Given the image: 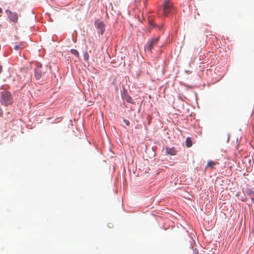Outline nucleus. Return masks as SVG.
I'll return each instance as SVG.
<instances>
[{
    "mask_svg": "<svg viewBox=\"0 0 254 254\" xmlns=\"http://www.w3.org/2000/svg\"><path fill=\"white\" fill-rule=\"evenodd\" d=\"M25 47H26L25 43H23V42H20V43L15 44L13 47V49L17 51L18 50H21Z\"/></svg>",
    "mask_w": 254,
    "mask_h": 254,
    "instance_id": "423d86ee",
    "label": "nucleus"
},
{
    "mask_svg": "<svg viewBox=\"0 0 254 254\" xmlns=\"http://www.w3.org/2000/svg\"><path fill=\"white\" fill-rule=\"evenodd\" d=\"M41 68L42 65L38 63L35 68V77L37 79H39L42 76L43 71Z\"/></svg>",
    "mask_w": 254,
    "mask_h": 254,
    "instance_id": "39448f33",
    "label": "nucleus"
},
{
    "mask_svg": "<svg viewBox=\"0 0 254 254\" xmlns=\"http://www.w3.org/2000/svg\"><path fill=\"white\" fill-rule=\"evenodd\" d=\"M127 101L129 102V103H131V101H132V98L131 97H128L127 99Z\"/></svg>",
    "mask_w": 254,
    "mask_h": 254,
    "instance_id": "2eb2a0df",
    "label": "nucleus"
},
{
    "mask_svg": "<svg viewBox=\"0 0 254 254\" xmlns=\"http://www.w3.org/2000/svg\"><path fill=\"white\" fill-rule=\"evenodd\" d=\"M70 52L73 55H74L75 56H76L77 57H79V54L78 51L76 50H75V49H71V50H70Z\"/></svg>",
    "mask_w": 254,
    "mask_h": 254,
    "instance_id": "9b49d317",
    "label": "nucleus"
},
{
    "mask_svg": "<svg viewBox=\"0 0 254 254\" xmlns=\"http://www.w3.org/2000/svg\"><path fill=\"white\" fill-rule=\"evenodd\" d=\"M123 121L127 126H129V125L130 123H129V121L128 120H126V119H124Z\"/></svg>",
    "mask_w": 254,
    "mask_h": 254,
    "instance_id": "4468645a",
    "label": "nucleus"
},
{
    "mask_svg": "<svg viewBox=\"0 0 254 254\" xmlns=\"http://www.w3.org/2000/svg\"><path fill=\"white\" fill-rule=\"evenodd\" d=\"M185 143L187 147H190L192 145V142L190 138L188 137L186 140Z\"/></svg>",
    "mask_w": 254,
    "mask_h": 254,
    "instance_id": "9d476101",
    "label": "nucleus"
},
{
    "mask_svg": "<svg viewBox=\"0 0 254 254\" xmlns=\"http://www.w3.org/2000/svg\"><path fill=\"white\" fill-rule=\"evenodd\" d=\"M83 57H84V60L86 61H88L89 60V55L88 54V53L87 52H85L83 54Z\"/></svg>",
    "mask_w": 254,
    "mask_h": 254,
    "instance_id": "ddd939ff",
    "label": "nucleus"
},
{
    "mask_svg": "<svg viewBox=\"0 0 254 254\" xmlns=\"http://www.w3.org/2000/svg\"><path fill=\"white\" fill-rule=\"evenodd\" d=\"M159 41V37H156L153 38L151 39V40L149 42L148 46L147 48H145V49H147L148 52L152 53V50L154 49V47L155 45H157Z\"/></svg>",
    "mask_w": 254,
    "mask_h": 254,
    "instance_id": "20e7f679",
    "label": "nucleus"
},
{
    "mask_svg": "<svg viewBox=\"0 0 254 254\" xmlns=\"http://www.w3.org/2000/svg\"><path fill=\"white\" fill-rule=\"evenodd\" d=\"M2 71V66L1 65H0V73H1Z\"/></svg>",
    "mask_w": 254,
    "mask_h": 254,
    "instance_id": "dca6fc26",
    "label": "nucleus"
},
{
    "mask_svg": "<svg viewBox=\"0 0 254 254\" xmlns=\"http://www.w3.org/2000/svg\"><path fill=\"white\" fill-rule=\"evenodd\" d=\"M2 9L0 7V13L2 12Z\"/></svg>",
    "mask_w": 254,
    "mask_h": 254,
    "instance_id": "a211bd4d",
    "label": "nucleus"
},
{
    "mask_svg": "<svg viewBox=\"0 0 254 254\" xmlns=\"http://www.w3.org/2000/svg\"><path fill=\"white\" fill-rule=\"evenodd\" d=\"M166 152L168 154H170L171 155H175L176 154V150L175 149V148H169V147H166Z\"/></svg>",
    "mask_w": 254,
    "mask_h": 254,
    "instance_id": "0eeeda50",
    "label": "nucleus"
},
{
    "mask_svg": "<svg viewBox=\"0 0 254 254\" xmlns=\"http://www.w3.org/2000/svg\"><path fill=\"white\" fill-rule=\"evenodd\" d=\"M96 26L98 29H100L101 34L104 31V25L102 22H98L96 24Z\"/></svg>",
    "mask_w": 254,
    "mask_h": 254,
    "instance_id": "1a4fd4ad",
    "label": "nucleus"
},
{
    "mask_svg": "<svg viewBox=\"0 0 254 254\" xmlns=\"http://www.w3.org/2000/svg\"><path fill=\"white\" fill-rule=\"evenodd\" d=\"M216 164H217V162H215L212 160H210L208 162V163L207 164L206 169L207 168H210L212 169L216 165Z\"/></svg>",
    "mask_w": 254,
    "mask_h": 254,
    "instance_id": "6e6552de",
    "label": "nucleus"
},
{
    "mask_svg": "<svg viewBox=\"0 0 254 254\" xmlns=\"http://www.w3.org/2000/svg\"><path fill=\"white\" fill-rule=\"evenodd\" d=\"M1 99L0 103L3 106H7L13 102V99L10 92L4 90L0 93Z\"/></svg>",
    "mask_w": 254,
    "mask_h": 254,
    "instance_id": "f257e3e1",
    "label": "nucleus"
},
{
    "mask_svg": "<svg viewBox=\"0 0 254 254\" xmlns=\"http://www.w3.org/2000/svg\"><path fill=\"white\" fill-rule=\"evenodd\" d=\"M148 21H149V25L150 26L152 27H154L155 26V23H154L153 20L151 18H149V19H148Z\"/></svg>",
    "mask_w": 254,
    "mask_h": 254,
    "instance_id": "f8f14e48",
    "label": "nucleus"
},
{
    "mask_svg": "<svg viewBox=\"0 0 254 254\" xmlns=\"http://www.w3.org/2000/svg\"><path fill=\"white\" fill-rule=\"evenodd\" d=\"M6 14L10 21L16 23L18 20V14L15 12H11L9 10H6Z\"/></svg>",
    "mask_w": 254,
    "mask_h": 254,
    "instance_id": "7ed1b4c3",
    "label": "nucleus"
},
{
    "mask_svg": "<svg viewBox=\"0 0 254 254\" xmlns=\"http://www.w3.org/2000/svg\"><path fill=\"white\" fill-rule=\"evenodd\" d=\"M173 9V4L170 0H165L164 4L163 11L165 15L167 16Z\"/></svg>",
    "mask_w": 254,
    "mask_h": 254,
    "instance_id": "f03ea898",
    "label": "nucleus"
},
{
    "mask_svg": "<svg viewBox=\"0 0 254 254\" xmlns=\"http://www.w3.org/2000/svg\"><path fill=\"white\" fill-rule=\"evenodd\" d=\"M251 199L252 202L254 204V198H251Z\"/></svg>",
    "mask_w": 254,
    "mask_h": 254,
    "instance_id": "f3484780",
    "label": "nucleus"
}]
</instances>
